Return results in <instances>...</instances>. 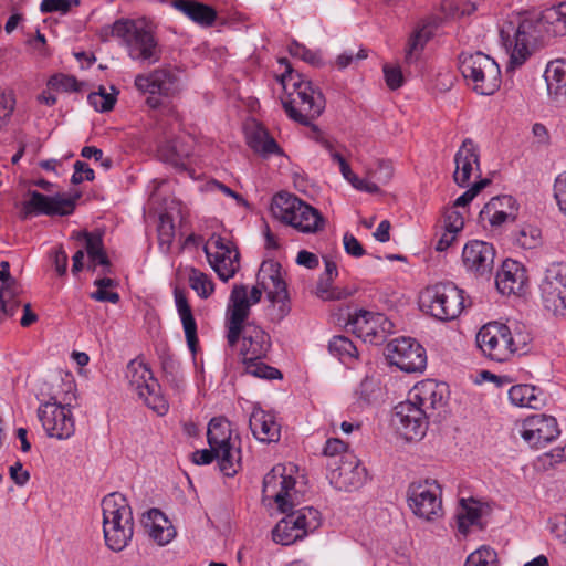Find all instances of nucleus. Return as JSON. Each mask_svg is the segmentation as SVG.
<instances>
[{
	"mask_svg": "<svg viewBox=\"0 0 566 566\" xmlns=\"http://www.w3.org/2000/svg\"><path fill=\"white\" fill-rule=\"evenodd\" d=\"M566 35V1L544 9L537 18L516 15L500 28L502 45L510 55V67L523 65L533 42Z\"/></svg>",
	"mask_w": 566,
	"mask_h": 566,
	"instance_id": "1",
	"label": "nucleus"
},
{
	"mask_svg": "<svg viewBox=\"0 0 566 566\" xmlns=\"http://www.w3.org/2000/svg\"><path fill=\"white\" fill-rule=\"evenodd\" d=\"M269 301L268 312L272 322H281L291 312V298L287 284L282 276L281 264L273 260L263 261L258 275L256 284L250 293L244 284H235L232 287L228 318L245 322L253 304L261 301L262 294Z\"/></svg>",
	"mask_w": 566,
	"mask_h": 566,
	"instance_id": "2",
	"label": "nucleus"
},
{
	"mask_svg": "<svg viewBox=\"0 0 566 566\" xmlns=\"http://www.w3.org/2000/svg\"><path fill=\"white\" fill-rule=\"evenodd\" d=\"M279 64L284 71L277 81L284 91L281 97L283 108L287 116L302 125L319 117L326 106L322 91L302 74L294 72L287 59H280Z\"/></svg>",
	"mask_w": 566,
	"mask_h": 566,
	"instance_id": "3",
	"label": "nucleus"
},
{
	"mask_svg": "<svg viewBox=\"0 0 566 566\" xmlns=\"http://www.w3.org/2000/svg\"><path fill=\"white\" fill-rule=\"evenodd\" d=\"M102 512L105 544L114 552L123 551L134 534L133 512L127 499L119 492L106 495Z\"/></svg>",
	"mask_w": 566,
	"mask_h": 566,
	"instance_id": "4",
	"label": "nucleus"
},
{
	"mask_svg": "<svg viewBox=\"0 0 566 566\" xmlns=\"http://www.w3.org/2000/svg\"><path fill=\"white\" fill-rule=\"evenodd\" d=\"M273 217L304 234H316L325 228L323 214L294 195L281 192L271 203Z\"/></svg>",
	"mask_w": 566,
	"mask_h": 566,
	"instance_id": "5",
	"label": "nucleus"
},
{
	"mask_svg": "<svg viewBox=\"0 0 566 566\" xmlns=\"http://www.w3.org/2000/svg\"><path fill=\"white\" fill-rule=\"evenodd\" d=\"M460 71L467 84L479 95L494 94L501 86V70L496 61L483 52H463Z\"/></svg>",
	"mask_w": 566,
	"mask_h": 566,
	"instance_id": "6",
	"label": "nucleus"
},
{
	"mask_svg": "<svg viewBox=\"0 0 566 566\" xmlns=\"http://www.w3.org/2000/svg\"><path fill=\"white\" fill-rule=\"evenodd\" d=\"M114 36L120 39L128 56L139 63L154 64L160 59V49L155 35L144 23L117 20L112 28Z\"/></svg>",
	"mask_w": 566,
	"mask_h": 566,
	"instance_id": "7",
	"label": "nucleus"
},
{
	"mask_svg": "<svg viewBox=\"0 0 566 566\" xmlns=\"http://www.w3.org/2000/svg\"><path fill=\"white\" fill-rule=\"evenodd\" d=\"M420 306L439 321H452L464 308L463 291L450 282L427 286L420 294Z\"/></svg>",
	"mask_w": 566,
	"mask_h": 566,
	"instance_id": "8",
	"label": "nucleus"
},
{
	"mask_svg": "<svg viewBox=\"0 0 566 566\" xmlns=\"http://www.w3.org/2000/svg\"><path fill=\"white\" fill-rule=\"evenodd\" d=\"M70 399L60 398L57 394L49 395L38 409V417L50 438L66 440L75 432V420Z\"/></svg>",
	"mask_w": 566,
	"mask_h": 566,
	"instance_id": "9",
	"label": "nucleus"
},
{
	"mask_svg": "<svg viewBox=\"0 0 566 566\" xmlns=\"http://www.w3.org/2000/svg\"><path fill=\"white\" fill-rule=\"evenodd\" d=\"M155 189L150 193L151 206H157L158 224L157 238L159 248H170L176 237V223L181 222L182 203L176 198H165L161 200V192L168 186V181H153Z\"/></svg>",
	"mask_w": 566,
	"mask_h": 566,
	"instance_id": "10",
	"label": "nucleus"
},
{
	"mask_svg": "<svg viewBox=\"0 0 566 566\" xmlns=\"http://www.w3.org/2000/svg\"><path fill=\"white\" fill-rule=\"evenodd\" d=\"M127 378L132 389L147 407L161 416L168 411V402L160 394V385L145 364L132 360L127 365Z\"/></svg>",
	"mask_w": 566,
	"mask_h": 566,
	"instance_id": "11",
	"label": "nucleus"
},
{
	"mask_svg": "<svg viewBox=\"0 0 566 566\" xmlns=\"http://www.w3.org/2000/svg\"><path fill=\"white\" fill-rule=\"evenodd\" d=\"M407 501L413 514L426 521H433L443 514L441 488L434 480L411 483Z\"/></svg>",
	"mask_w": 566,
	"mask_h": 566,
	"instance_id": "12",
	"label": "nucleus"
},
{
	"mask_svg": "<svg viewBox=\"0 0 566 566\" xmlns=\"http://www.w3.org/2000/svg\"><path fill=\"white\" fill-rule=\"evenodd\" d=\"M511 339L510 327L495 321L484 324L475 336L476 346L482 355L497 363L509 361L512 358Z\"/></svg>",
	"mask_w": 566,
	"mask_h": 566,
	"instance_id": "13",
	"label": "nucleus"
},
{
	"mask_svg": "<svg viewBox=\"0 0 566 566\" xmlns=\"http://www.w3.org/2000/svg\"><path fill=\"white\" fill-rule=\"evenodd\" d=\"M386 357L391 366L411 374L421 373L427 366L426 349L411 337L395 338L386 347Z\"/></svg>",
	"mask_w": 566,
	"mask_h": 566,
	"instance_id": "14",
	"label": "nucleus"
},
{
	"mask_svg": "<svg viewBox=\"0 0 566 566\" xmlns=\"http://www.w3.org/2000/svg\"><path fill=\"white\" fill-rule=\"evenodd\" d=\"M544 307L555 315L566 313V263L555 262L548 265L539 284Z\"/></svg>",
	"mask_w": 566,
	"mask_h": 566,
	"instance_id": "15",
	"label": "nucleus"
},
{
	"mask_svg": "<svg viewBox=\"0 0 566 566\" xmlns=\"http://www.w3.org/2000/svg\"><path fill=\"white\" fill-rule=\"evenodd\" d=\"M135 86L142 93L149 94L146 103L151 108L161 105V97H169L179 91L178 77L169 69H158L148 74L137 75Z\"/></svg>",
	"mask_w": 566,
	"mask_h": 566,
	"instance_id": "16",
	"label": "nucleus"
},
{
	"mask_svg": "<svg viewBox=\"0 0 566 566\" xmlns=\"http://www.w3.org/2000/svg\"><path fill=\"white\" fill-rule=\"evenodd\" d=\"M429 418L428 411L408 397L395 407L392 422L406 440L412 441L420 440L426 434Z\"/></svg>",
	"mask_w": 566,
	"mask_h": 566,
	"instance_id": "17",
	"label": "nucleus"
},
{
	"mask_svg": "<svg viewBox=\"0 0 566 566\" xmlns=\"http://www.w3.org/2000/svg\"><path fill=\"white\" fill-rule=\"evenodd\" d=\"M518 213L517 201L509 195L491 198L479 213V224L486 231L499 232L514 222Z\"/></svg>",
	"mask_w": 566,
	"mask_h": 566,
	"instance_id": "18",
	"label": "nucleus"
},
{
	"mask_svg": "<svg viewBox=\"0 0 566 566\" xmlns=\"http://www.w3.org/2000/svg\"><path fill=\"white\" fill-rule=\"evenodd\" d=\"M520 432L531 447L542 448L555 440L560 430L554 417L538 413L524 419Z\"/></svg>",
	"mask_w": 566,
	"mask_h": 566,
	"instance_id": "19",
	"label": "nucleus"
},
{
	"mask_svg": "<svg viewBox=\"0 0 566 566\" xmlns=\"http://www.w3.org/2000/svg\"><path fill=\"white\" fill-rule=\"evenodd\" d=\"M340 458V464L336 460L327 464L331 484L337 490L352 491L363 485L365 480V468L360 467L358 460L353 455Z\"/></svg>",
	"mask_w": 566,
	"mask_h": 566,
	"instance_id": "20",
	"label": "nucleus"
},
{
	"mask_svg": "<svg viewBox=\"0 0 566 566\" xmlns=\"http://www.w3.org/2000/svg\"><path fill=\"white\" fill-rule=\"evenodd\" d=\"M23 202V212L28 214L67 216L75 209L74 199L61 195L45 196L38 191H29Z\"/></svg>",
	"mask_w": 566,
	"mask_h": 566,
	"instance_id": "21",
	"label": "nucleus"
},
{
	"mask_svg": "<svg viewBox=\"0 0 566 566\" xmlns=\"http://www.w3.org/2000/svg\"><path fill=\"white\" fill-rule=\"evenodd\" d=\"M348 325L365 343L379 344L385 340L391 324L381 314L359 311L349 319Z\"/></svg>",
	"mask_w": 566,
	"mask_h": 566,
	"instance_id": "22",
	"label": "nucleus"
},
{
	"mask_svg": "<svg viewBox=\"0 0 566 566\" xmlns=\"http://www.w3.org/2000/svg\"><path fill=\"white\" fill-rule=\"evenodd\" d=\"M454 165L453 179L459 187L470 186L473 176L481 178L479 148L471 139H465L455 153Z\"/></svg>",
	"mask_w": 566,
	"mask_h": 566,
	"instance_id": "23",
	"label": "nucleus"
},
{
	"mask_svg": "<svg viewBox=\"0 0 566 566\" xmlns=\"http://www.w3.org/2000/svg\"><path fill=\"white\" fill-rule=\"evenodd\" d=\"M193 245L195 248H237L232 234L226 230L217 219H210L205 222L200 233L189 234L185 241V247Z\"/></svg>",
	"mask_w": 566,
	"mask_h": 566,
	"instance_id": "24",
	"label": "nucleus"
},
{
	"mask_svg": "<svg viewBox=\"0 0 566 566\" xmlns=\"http://www.w3.org/2000/svg\"><path fill=\"white\" fill-rule=\"evenodd\" d=\"M448 386L444 382H438L433 379H426L418 382L409 392L411 401L416 402L421 409L431 413L443 407L448 399Z\"/></svg>",
	"mask_w": 566,
	"mask_h": 566,
	"instance_id": "25",
	"label": "nucleus"
},
{
	"mask_svg": "<svg viewBox=\"0 0 566 566\" xmlns=\"http://www.w3.org/2000/svg\"><path fill=\"white\" fill-rule=\"evenodd\" d=\"M527 282L524 265L513 259H506L496 275V287L502 294H520Z\"/></svg>",
	"mask_w": 566,
	"mask_h": 566,
	"instance_id": "26",
	"label": "nucleus"
},
{
	"mask_svg": "<svg viewBox=\"0 0 566 566\" xmlns=\"http://www.w3.org/2000/svg\"><path fill=\"white\" fill-rule=\"evenodd\" d=\"M244 135L249 147L263 158L281 155L282 149L269 132L256 120H249L244 125Z\"/></svg>",
	"mask_w": 566,
	"mask_h": 566,
	"instance_id": "27",
	"label": "nucleus"
},
{
	"mask_svg": "<svg viewBox=\"0 0 566 566\" xmlns=\"http://www.w3.org/2000/svg\"><path fill=\"white\" fill-rule=\"evenodd\" d=\"M249 427L254 438L261 442H277L281 438V426L276 422L274 415L254 407L250 418Z\"/></svg>",
	"mask_w": 566,
	"mask_h": 566,
	"instance_id": "28",
	"label": "nucleus"
},
{
	"mask_svg": "<svg viewBox=\"0 0 566 566\" xmlns=\"http://www.w3.org/2000/svg\"><path fill=\"white\" fill-rule=\"evenodd\" d=\"M270 346V336L262 328L251 325L245 327L241 346L243 360L262 359Z\"/></svg>",
	"mask_w": 566,
	"mask_h": 566,
	"instance_id": "29",
	"label": "nucleus"
},
{
	"mask_svg": "<svg viewBox=\"0 0 566 566\" xmlns=\"http://www.w3.org/2000/svg\"><path fill=\"white\" fill-rule=\"evenodd\" d=\"M207 260L220 280L228 281L240 269V250H203Z\"/></svg>",
	"mask_w": 566,
	"mask_h": 566,
	"instance_id": "30",
	"label": "nucleus"
},
{
	"mask_svg": "<svg viewBox=\"0 0 566 566\" xmlns=\"http://www.w3.org/2000/svg\"><path fill=\"white\" fill-rule=\"evenodd\" d=\"M148 535L160 546L167 545L176 536V531L165 514L158 509H150L143 516Z\"/></svg>",
	"mask_w": 566,
	"mask_h": 566,
	"instance_id": "31",
	"label": "nucleus"
},
{
	"mask_svg": "<svg viewBox=\"0 0 566 566\" xmlns=\"http://www.w3.org/2000/svg\"><path fill=\"white\" fill-rule=\"evenodd\" d=\"M171 7L202 28L211 27L217 20L212 7L196 0H174Z\"/></svg>",
	"mask_w": 566,
	"mask_h": 566,
	"instance_id": "32",
	"label": "nucleus"
},
{
	"mask_svg": "<svg viewBox=\"0 0 566 566\" xmlns=\"http://www.w3.org/2000/svg\"><path fill=\"white\" fill-rule=\"evenodd\" d=\"M174 296H175L176 307H177V311H178V314H179V317L181 319L182 327L185 331L187 345H188L190 352L192 353V355L195 356L198 350V347H199L196 319L193 317V314H192L191 307L188 303V300L186 297V294L181 290L175 289Z\"/></svg>",
	"mask_w": 566,
	"mask_h": 566,
	"instance_id": "33",
	"label": "nucleus"
},
{
	"mask_svg": "<svg viewBox=\"0 0 566 566\" xmlns=\"http://www.w3.org/2000/svg\"><path fill=\"white\" fill-rule=\"evenodd\" d=\"M544 78L549 97L558 101L566 97V61H551L545 69Z\"/></svg>",
	"mask_w": 566,
	"mask_h": 566,
	"instance_id": "34",
	"label": "nucleus"
},
{
	"mask_svg": "<svg viewBox=\"0 0 566 566\" xmlns=\"http://www.w3.org/2000/svg\"><path fill=\"white\" fill-rule=\"evenodd\" d=\"M495 250H462L464 268L475 275L491 274L494 265Z\"/></svg>",
	"mask_w": 566,
	"mask_h": 566,
	"instance_id": "35",
	"label": "nucleus"
},
{
	"mask_svg": "<svg viewBox=\"0 0 566 566\" xmlns=\"http://www.w3.org/2000/svg\"><path fill=\"white\" fill-rule=\"evenodd\" d=\"M463 227L464 218L459 211L454 209L447 211L443 218L442 232L436 248H450L453 244H459Z\"/></svg>",
	"mask_w": 566,
	"mask_h": 566,
	"instance_id": "36",
	"label": "nucleus"
},
{
	"mask_svg": "<svg viewBox=\"0 0 566 566\" xmlns=\"http://www.w3.org/2000/svg\"><path fill=\"white\" fill-rule=\"evenodd\" d=\"M157 353L166 381L174 389L180 390L184 386V376L180 369V363L177 360L167 344L158 347Z\"/></svg>",
	"mask_w": 566,
	"mask_h": 566,
	"instance_id": "37",
	"label": "nucleus"
},
{
	"mask_svg": "<svg viewBox=\"0 0 566 566\" xmlns=\"http://www.w3.org/2000/svg\"><path fill=\"white\" fill-rule=\"evenodd\" d=\"M509 398L513 405L528 407L531 409H539L545 403L542 391L531 385H516L511 387Z\"/></svg>",
	"mask_w": 566,
	"mask_h": 566,
	"instance_id": "38",
	"label": "nucleus"
},
{
	"mask_svg": "<svg viewBox=\"0 0 566 566\" xmlns=\"http://www.w3.org/2000/svg\"><path fill=\"white\" fill-rule=\"evenodd\" d=\"M190 151L180 145L178 139L166 140L160 144L157 150L158 158L178 170L186 168L185 159Z\"/></svg>",
	"mask_w": 566,
	"mask_h": 566,
	"instance_id": "39",
	"label": "nucleus"
},
{
	"mask_svg": "<svg viewBox=\"0 0 566 566\" xmlns=\"http://www.w3.org/2000/svg\"><path fill=\"white\" fill-rule=\"evenodd\" d=\"M207 439L210 448L214 451L230 444L231 430L224 418L218 417L210 420Z\"/></svg>",
	"mask_w": 566,
	"mask_h": 566,
	"instance_id": "40",
	"label": "nucleus"
},
{
	"mask_svg": "<svg viewBox=\"0 0 566 566\" xmlns=\"http://www.w3.org/2000/svg\"><path fill=\"white\" fill-rule=\"evenodd\" d=\"M431 36L432 31L431 27L429 25H422L415 30L408 41L406 49L405 60L408 64H412L419 60L426 44L431 39Z\"/></svg>",
	"mask_w": 566,
	"mask_h": 566,
	"instance_id": "41",
	"label": "nucleus"
},
{
	"mask_svg": "<svg viewBox=\"0 0 566 566\" xmlns=\"http://www.w3.org/2000/svg\"><path fill=\"white\" fill-rule=\"evenodd\" d=\"M304 537L305 532L298 531V528L295 526V522H292L287 514L275 525L272 531L273 541L284 546L291 545Z\"/></svg>",
	"mask_w": 566,
	"mask_h": 566,
	"instance_id": "42",
	"label": "nucleus"
},
{
	"mask_svg": "<svg viewBox=\"0 0 566 566\" xmlns=\"http://www.w3.org/2000/svg\"><path fill=\"white\" fill-rule=\"evenodd\" d=\"M286 514L292 522H295V526L298 531L305 532V536L310 532L315 531L321 524V513L311 506L302 507L295 512L289 511Z\"/></svg>",
	"mask_w": 566,
	"mask_h": 566,
	"instance_id": "43",
	"label": "nucleus"
},
{
	"mask_svg": "<svg viewBox=\"0 0 566 566\" xmlns=\"http://www.w3.org/2000/svg\"><path fill=\"white\" fill-rule=\"evenodd\" d=\"M510 347H512V357L514 355H525L531 350L533 343L532 331L524 324H516L510 328Z\"/></svg>",
	"mask_w": 566,
	"mask_h": 566,
	"instance_id": "44",
	"label": "nucleus"
},
{
	"mask_svg": "<svg viewBox=\"0 0 566 566\" xmlns=\"http://www.w3.org/2000/svg\"><path fill=\"white\" fill-rule=\"evenodd\" d=\"M481 516V510L478 506L475 501H471L470 503L467 500L462 499L460 501V509L457 513L459 530L462 533H467L469 527L475 524Z\"/></svg>",
	"mask_w": 566,
	"mask_h": 566,
	"instance_id": "45",
	"label": "nucleus"
},
{
	"mask_svg": "<svg viewBox=\"0 0 566 566\" xmlns=\"http://www.w3.org/2000/svg\"><path fill=\"white\" fill-rule=\"evenodd\" d=\"M216 452L221 472L227 476L234 475L240 467L239 451H235L230 443L222 449L216 450Z\"/></svg>",
	"mask_w": 566,
	"mask_h": 566,
	"instance_id": "46",
	"label": "nucleus"
},
{
	"mask_svg": "<svg viewBox=\"0 0 566 566\" xmlns=\"http://www.w3.org/2000/svg\"><path fill=\"white\" fill-rule=\"evenodd\" d=\"M189 285L201 298H208L214 292V283L203 272L191 268L189 272Z\"/></svg>",
	"mask_w": 566,
	"mask_h": 566,
	"instance_id": "47",
	"label": "nucleus"
},
{
	"mask_svg": "<svg viewBox=\"0 0 566 566\" xmlns=\"http://www.w3.org/2000/svg\"><path fill=\"white\" fill-rule=\"evenodd\" d=\"M441 10L447 18L461 19L470 17L476 11V4L470 1L444 0Z\"/></svg>",
	"mask_w": 566,
	"mask_h": 566,
	"instance_id": "48",
	"label": "nucleus"
},
{
	"mask_svg": "<svg viewBox=\"0 0 566 566\" xmlns=\"http://www.w3.org/2000/svg\"><path fill=\"white\" fill-rule=\"evenodd\" d=\"M464 566H499L497 553L489 546H481L467 557Z\"/></svg>",
	"mask_w": 566,
	"mask_h": 566,
	"instance_id": "49",
	"label": "nucleus"
},
{
	"mask_svg": "<svg viewBox=\"0 0 566 566\" xmlns=\"http://www.w3.org/2000/svg\"><path fill=\"white\" fill-rule=\"evenodd\" d=\"M295 485V480L291 475L282 474L281 484L279 485L277 492L272 494L271 496L274 499V502L277 504L279 510L282 513H287L292 510V503L289 501L290 490H292Z\"/></svg>",
	"mask_w": 566,
	"mask_h": 566,
	"instance_id": "50",
	"label": "nucleus"
},
{
	"mask_svg": "<svg viewBox=\"0 0 566 566\" xmlns=\"http://www.w3.org/2000/svg\"><path fill=\"white\" fill-rule=\"evenodd\" d=\"M116 94L107 93L104 87H101L97 92H92L87 96L90 105L97 112L104 113L111 111L116 102Z\"/></svg>",
	"mask_w": 566,
	"mask_h": 566,
	"instance_id": "51",
	"label": "nucleus"
},
{
	"mask_svg": "<svg viewBox=\"0 0 566 566\" xmlns=\"http://www.w3.org/2000/svg\"><path fill=\"white\" fill-rule=\"evenodd\" d=\"M247 374L263 379H279L282 374L279 369L271 367L261 361V359H251V361L243 360Z\"/></svg>",
	"mask_w": 566,
	"mask_h": 566,
	"instance_id": "52",
	"label": "nucleus"
},
{
	"mask_svg": "<svg viewBox=\"0 0 566 566\" xmlns=\"http://www.w3.org/2000/svg\"><path fill=\"white\" fill-rule=\"evenodd\" d=\"M97 290L91 294V298L98 302H109L116 304L119 302V294L117 292L107 291L108 287L115 286V281L109 277L98 279L94 282Z\"/></svg>",
	"mask_w": 566,
	"mask_h": 566,
	"instance_id": "53",
	"label": "nucleus"
},
{
	"mask_svg": "<svg viewBox=\"0 0 566 566\" xmlns=\"http://www.w3.org/2000/svg\"><path fill=\"white\" fill-rule=\"evenodd\" d=\"M104 230L96 229L92 232L86 230H78L72 233V238L75 240L76 244L81 248H103L104 241Z\"/></svg>",
	"mask_w": 566,
	"mask_h": 566,
	"instance_id": "54",
	"label": "nucleus"
},
{
	"mask_svg": "<svg viewBox=\"0 0 566 566\" xmlns=\"http://www.w3.org/2000/svg\"><path fill=\"white\" fill-rule=\"evenodd\" d=\"M287 50L292 56L301 59L311 65L318 66L323 64L322 56L318 51L310 50L296 41L291 42Z\"/></svg>",
	"mask_w": 566,
	"mask_h": 566,
	"instance_id": "55",
	"label": "nucleus"
},
{
	"mask_svg": "<svg viewBox=\"0 0 566 566\" xmlns=\"http://www.w3.org/2000/svg\"><path fill=\"white\" fill-rule=\"evenodd\" d=\"M333 280H327L325 277H321L316 285V295L322 298L323 301H334V300H342L349 295L344 290L333 287L332 286Z\"/></svg>",
	"mask_w": 566,
	"mask_h": 566,
	"instance_id": "56",
	"label": "nucleus"
},
{
	"mask_svg": "<svg viewBox=\"0 0 566 566\" xmlns=\"http://www.w3.org/2000/svg\"><path fill=\"white\" fill-rule=\"evenodd\" d=\"M542 231L534 226H525L516 238V244L520 248H537L541 244Z\"/></svg>",
	"mask_w": 566,
	"mask_h": 566,
	"instance_id": "57",
	"label": "nucleus"
},
{
	"mask_svg": "<svg viewBox=\"0 0 566 566\" xmlns=\"http://www.w3.org/2000/svg\"><path fill=\"white\" fill-rule=\"evenodd\" d=\"M331 353L338 355L339 357L348 356L356 357L357 348L354 343L346 336H335L328 344Z\"/></svg>",
	"mask_w": 566,
	"mask_h": 566,
	"instance_id": "58",
	"label": "nucleus"
},
{
	"mask_svg": "<svg viewBox=\"0 0 566 566\" xmlns=\"http://www.w3.org/2000/svg\"><path fill=\"white\" fill-rule=\"evenodd\" d=\"M553 196L558 211L566 217V169L555 177L553 184Z\"/></svg>",
	"mask_w": 566,
	"mask_h": 566,
	"instance_id": "59",
	"label": "nucleus"
},
{
	"mask_svg": "<svg viewBox=\"0 0 566 566\" xmlns=\"http://www.w3.org/2000/svg\"><path fill=\"white\" fill-rule=\"evenodd\" d=\"M49 88L62 92H77L80 91V83L74 76L55 74L48 81Z\"/></svg>",
	"mask_w": 566,
	"mask_h": 566,
	"instance_id": "60",
	"label": "nucleus"
},
{
	"mask_svg": "<svg viewBox=\"0 0 566 566\" xmlns=\"http://www.w3.org/2000/svg\"><path fill=\"white\" fill-rule=\"evenodd\" d=\"M201 191H205V192L220 191L224 196L234 199L237 205L247 206L245 199L240 193L233 191L231 188H229L228 186H226L224 184H222L216 179L208 180L205 185H202Z\"/></svg>",
	"mask_w": 566,
	"mask_h": 566,
	"instance_id": "61",
	"label": "nucleus"
},
{
	"mask_svg": "<svg viewBox=\"0 0 566 566\" xmlns=\"http://www.w3.org/2000/svg\"><path fill=\"white\" fill-rule=\"evenodd\" d=\"M87 251V269L96 270L97 266H102L103 274L112 273V264L105 252V250H86Z\"/></svg>",
	"mask_w": 566,
	"mask_h": 566,
	"instance_id": "62",
	"label": "nucleus"
},
{
	"mask_svg": "<svg viewBox=\"0 0 566 566\" xmlns=\"http://www.w3.org/2000/svg\"><path fill=\"white\" fill-rule=\"evenodd\" d=\"M489 182V179L485 178L474 181L468 190L455 199L454 207L468 206Z\"/></svg>",
	"mask_w": 566,
	"mask_h": 566,
	"instance_id": "63",
	"label": "nucleus"
},
{
	"mask_svg": "<svg viewBox=\"0 0 566 566\" xmlns=\"http://www.w3.org/2000/svg\"><path fill=\"white\" fill-rule=\"evenodd\" d=\"M382 71L386 84L390 90H397L402 86L403 75L400 66L385 64Z\"/></svg>",
	"mask_w": 566,
	"mask_h": 566,
	"instance_id": "64",
	"label": "nucleus"
}]
</instances>
